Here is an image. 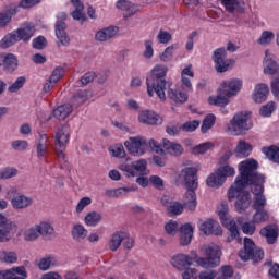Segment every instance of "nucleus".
I'll return each instance as SVG.
<instances>
[{"label": "nucleus", "mask_w": 279, "mask_h": 279, "mask_svg": "<svg viewBox=\"0 0 279 279\" xmlns=\"http://www.w3.org/2000/svg\"><path fill=\"white\" fill-rule=\"evenodd\" d=\"M245 167H251L255 169L256 165L250 162H240L239 172L240 175L236 177L234 184L228 190L229 202L235 201L236 213L243 214L252 205V195L247 191H243L245 186L250 183V172Z\"/></svg>", "instance_id": "obj_1"}, {"label": "nucleus", "mask_w": 279, "mask_h": 279, "mask_svg": "<svg viewBox=\"0 0 279 279\" xmlns=\"http://www.w3.org/2000/svg\"><path fill=\"white\" fill-rule=\"evenodd\" d=\"M167 71H169L167 65L157 64L154 66L150 77L146 80L147 93L149 97H154V93H156L160 101L167 100V94H165V88H167V80H165Z\"/></svg>", "instance_id": "obj_2"}, {"label": "nucleus", "mask_w": 279, "mask_h": 279, "mask_svg": "<svg viewBox=\"0 0 279 279\" xmlns=\"http://www.w3.org/2000/svg\"><path fill=\"white\" fill-rule=\"evenodd\" d=\"M124 146L132 156H145L149 147L153 151H156V154H165V149H162L156 140H150L147 143V140L143 136L129 137V140L124 142Z\"/></svg>", "instance_id": "obj_3"}, {"label": "nucleus", "mask_w": 279, "mask_h": 279, "mask_svg": "<svg viewBox=\"0 0 279 279\" xmlns=\"http://www.w3.org/2000/svg\"><path fill=\"white\" fill-rule=\"evenodd\" d=\"M202 252L206 257H197L195 263L203 269H213L221 263V248L215 243L204 244Z\"/></svg>", "instance_id": "obj_4"}, {"label": "nucleus", "mask_w": 279, "mask_h": 279, "mask_svg": "<svg viewBox=\"0 0 279 279\" xmlns=\"http://www.w3.org/2000/svg\"><path fill=\"white\" fill-rule=\"evenodd\" d=\"M254 128L252 120L250 119V112L242 111L235 113L233 118L227 124V132L232 136H243V134L250 132Z\"/></svg>", "instance_id": "obj_5"}, {"label": "nucleus", "mask_w": 279, "mask_h": 279, "mask_svg": "<svg viewBox=\"0 0 279 279\" xmlns=\"http://www.w3.org/2000/svg\"><path fill=\"white\" fill-rule=\"evenodd\" d=\"M264 73L265 75H275V80L270 83L271 93L279 99V65L276 60H274V54L269 52V50L265 51Z\"/></svg>", "instance_id": "obj_6"}, {"label": "nucleus", "mask_w": 279, "mask_h": 279, "mask_svg": "<svg viewBox=\"0 0 279 279\" xmlns=\"http://www.w3.org/2000/svg\"><path fill=\"white\" fill-rule=\"evenodd\" d=\"M241 162H250L252 165H255V168H252L250 166L244 167V169H246V172H248V178H250L247 186L248 184H252L251 191L255 197H257V195H263V192L265 191V189L263 187V183L265 182V177L256 172V169H258V161L254 159H246Z\"/></svg>", "instance_id": "obj_7"}, {"label": "nucleus", "mask_w": 279, "mask_h": 279, "mask_svg": "<svg viewBox=\"0 0 279 279\" xmlns=\"http://www.w3.org/2000/svg\"><path fill=\"white\" fill-rule=\"evenodd\" d=\"M236 175V170L234 167L230 165L220 166L214 173H211L207 180V186L211 189H219V186L223 185L227 178H232Z\"/></svg>", "instance_id": "obj_8"}, {"label": "nucleus", "mask_w": 279, "mask_h": 279, "mask_svg": "<svg viewBox=\"0 0 279 279\" xmlns=\"http://www.w3.org/2000/svg\"><path fill=\"white\" fill-rule=\"evenodd\" d=\"M230 208L228 207L227 202H222L218 207V216L220 217V221L222 226H226L229 230L230 238L228 241H238L241 243V238H239V227L236 226V221L228 217V211Z\"/></svg>", "instance_id": "obj_9"}, {"label": "nucleus", "mask_w": 279, "mask_h": 279, "mask_svg": "<svg viewBox=\"0 0 279 279\" xmlns=\"http://www.w3.org/2000/svg\"><path fill=\"white\" fill-rule=\"evenodd\" d=\"M70 136L71 133L69 132V126L62 125L57 129L54 135V151L58 159L63 162H66V154H64V149H66V145H69Z\"/></svg>", "instance_id": "obj_10"}, {"label": "nucleus", "mask_w": 279, "mask_h": 279, "mask_svg": "<svg viewBox=\"0 0 279 279\" xmlns=\"http://www.w3.org/2000/svg\"><path fill=\"white\" fill-rule=\"evenodd\" d=\"M265 256V253L260 248H256V244L250 238L244 239V250L239 252V257L241 260L247 262L253 260V263H260Z\"/></svg>", "instance_id": "obj_11"}, {"label": "nucleus", "mask_w": 279, "mask_h": 279, "mask_svg": "<svg viewBox=\"0 0 279 279\" xmlns=\"http://www.w3.org/2000/svg\"><path fill=\"white\" fill-rule=\"evenodd\" d=\"M213 60L215 62V69L217 73H226L232 64V59H228V52L226 48H218L213 53Z\"/></svg>", "instance_id": "obj_12"}, {"label": "nucleus", "mask_w": 279, "mask_h": 279, "mask_svg": "<svg viewBox=\"0 0 279 279\" xmlns=\"http://www.w3.org/2000/svg\"><path fill=\"white\" fill-rule=\"evenodd\" d=\"M120 171L126 173V178H135L136 172L144 174L147 171V160L140 159L137 161L132 162V166L128 163H122L119 166Z\"/></svg>", "instance_id": "obj_13"}, {"label": "nucleus", "mask_w": 279, "mask_h": 279, "mask_svg": "<svg viewBox=\"0 0 279 279\" xmlns=\"http://www.w3.org/2000/svg\"><path fill=\"white\" fill-rule=\"evenodd\" d=\"M179 180L183 182L185 189H197V169L185 168L181 171Z\"/></svg>", "instance_id": "obj_14"}, {"label": "nucleus", "mask_w": 279, "mask_h": 279, "mask_svg": "<svg viewBox=\"0 0 279 279\" xmlns=\"http://www.w3.org/2000/svg\"><path fill=\"white\" fill-rule=\"evenodd\" d=\"M15 34L17 36V40L29 43L36 34V25H34V23L25 22L15 31Z\"/></svg>", "instance_id": "obj_15"}, {"label": "nucleus", "mask_w": 279, "mask_h": 279, "mask_svg": "<svg viewBox=\"0 0 279 279\" xmlns=\"http://www.w3.org/2000/svg\"><path fill=\"white\" fill-rule=\"evenodd\" d=\"M220 88L223 90V94L227 95V97H234L239 95V93L241 92V88H243V81L239 78L225 81L221 84Z\"/></svg>", "instance_id": "obj_16"}, {"label": "nucleus", "mask_w": 279, "mask_h": 279, "mask_svg": "<svg viewBox=\"0 0 279 279\" xmlns=\"http://www.w3.org/2000/svg\"><path fill=\"white\" fill-rule=\"evenodd\" d=\"M170 264L179 271H184L193 265V257L186 254H177L170 258Z\"/></svg>", "instance_id": "obj_17"}, {"label": "nucleus", "mask_w": 279, "mask_h": 279, "mask_svg": "<svg viewBox=\"0 0 279 279\" xmlns=\"http://www.w3.org/2000/svg\"><path fill=\"white\" fill-rule=\"evenodd\" d=\"M221 5L229 14H245V1L243 0H221Z\"/></svg>", "instance_id": "obj_18"}, {"label": "nucleus", "mask_w": 279, "mask_h": 279, "mask_svg": "<svg viewBox=\"0 0 279 279\" xmlns=\"http://www.w3.org/2000/svg\"><path fill=\"white\" fill-rule=\"evenodd\" d=\"M14 234H16V223L9 220L0 227V243H8Z\"/></svg>", "instance_id": "obj_19"}, {"label": "nucleus", "mask_w": 279, "mask_h": 279, "mask_svg": "<svg viewBox=\"0 0 279 279\" xmlns=\"http://www.w3.org/2000/svg\"><path fill=\"white\" fill-rule=\"evenodd\" d=\"M138 121L141 123H146L147 125H161L162 124V118L160 116L156 114L154 111H142L138 116Z\"/></svg>", "instance_id": "obj_20"}, {"label": "nucleus", "mask_w": 279, "mask_h": 279, "mask_svg": "<svg viewBox=\"0 0 279 279\" xmlns=\"http://www.w3.org/2000/svg\"><path fill=\"white\" fill-rule=\"evenodd\" d=\"M11 204L16 210H25V208H29L34 204V199L29 196L19 194L11 198Z\"/></svg>", "instance_id": "obj_21"}, {"label": "nucleus", "mask_w": 279, "mask_h": 279, "mask_svg": "<svg viewBox=\"0 0 279 279\" xmlns=\"http://www.w3.org/2000/svg\"><path fill=\"white\" fill-rule=\"evenodd\" d=\"M186 192L183 196V204L189 210H195L197 208V187H185Z\"/></svg>", "instance_id": "obj_22"}, {"label": "nucleus", "mask_w": 279, "mask_h": 279, "mask_svg": "<svg viewBox=\"0 0 279 279\" xmlns=\"http://www.w3.org/2000/svg\"><path fill=\"white\" fill-rule=\"evenodd\" d=\"M199 230L205 234H214L215 236H219V234H221V226L213 219L204 221L201 225Z\"/></svg>", "instance_id": "obj_23"}, {"label": "nucleus", "mask_w": 279, "mask_h": 279, "mask_svg": "<svg viewBox=\"0 0 279 279\" xmlns=\"http://www.w3.org/2000/svg\"><path fill=\"white\" fill-rule=\"evenodd\" d=\"M267 95H269V86L265 83H259L255 86L253 101L255 104H263V101H267Z\"/></svg>", "instance_id": "obj_24"}, {"label": "nucleus", "mask_w": 279, "mask_h": 279, "mask_svg": "<svg viewBox=\"0 0 279 279\" xmlns=\"http://www.w3.org/2000/svg\"><path fill=\"white\" fill-rule=\"evenodd\" d=\"M56 36L63 47H68L70 45L71 39L69 38V35L66 34V23L59 21L56 23Z\"/></svg>", "instance_id": "obj_25"}, {"label": "nucleus", "mask_w": 279, "mask_h": 279, "mask_svg": "<svg viewBox=\"0 0 279 279\" xmlns=\"http://www.w3.org/2000/svg\"><path fill=\"white\" fill-rule=\"evenodd\" d=\"M2 66L7 73H14L19 69V59L13 53H7L1 57Z\"/></svg>", "instance_id": "obj_26"}, {"label": "nucleus", "mask_w": 279, "mask_h": 279, "mask_svg": "<svg viewBox=\"0 0 279 279\" xmlns=\"http://www.w3.org/2000/svg\"><path fill=\"white\" fill-rule=\"evenodd\" d=\"M37 229L39 230V236H43V239H46L47 241L56 236V229L49 221H40L37 223Z\"/></svg>", "instance_id": "obj_27"}, {"label": "nucleus", "mask_w": 279, "mask_h": 279, "mask_svg": "<svg viewBox=\"0 0 279 279\" xmlns=\"http://www.w3.org/2000/svg\"><path fill=\"white\" fill-rule=\"evenodd\" d=\"M116 34H119V27L109 26L98 31L95 35V39L98 40V43H106V40L114 38Z\"/></svg>", "instance_id": "obj_28"}, {"label": "nucleus", "mask_w": 279, "mask_h": 279, "mask_svg": "<svg viewBox=\"0 0 279 279\" xmlns=\"http://www.w3.org/2000/svg\"><path fill=\"white\" fill-rule=\"evenodd\" d=\"M191 241H193V226L190 223L182 225L180 228V245H190Z\"/></svg>", "instance_id": "obj_29"}, {"label": "nucleus", "mask_w": 279, "mask_h": 279, "mask_svg": "<svg viewBox=\"0 0 279 279\" xmlns=\"http://www.w3.org/2000/svg\"><path fill=\"white\" fill-rule=\"evenodd\" d=\"M116 8L118 10H122L123 12H126V19L130 16H134L138 10H141V7L133 4L130 1L126 0H119L116 4Z\"/></svg>", "instance_id": "obj_30"}, {"label": "nucleus", "mask_w": 279, "mask_h": 279, "mask_svg": "<svg viewBox=\"0 0 279 279\" xmlns=\"http://www.w3.org/2000/svg\"><path fill=\"white\" fill-rule=\"evenodd\" d=\"M162 147L170 154V156H182V154H184V148L181 144L169 140H162Z\"/></svg>", "instance_id": "obj_31"}, {"label": "nucleus", "mask_w": 279, "mask_h": 279, "mask_svg": "<svg viewBox=\"0 0 279 279\" xmlns=\"http://www.w3.org/2000/svg\"><path fill=\"white\" fill-rule=\"evenodd\" d=\"M71 3L75 8V10L71 13L72 19H74V21H81V23H84V21H86V13H84V3H82L81 0H71Z\"/></svg>", "instance_id": "obj_32"}, {"label": "nucleus", "mask_w": 279, "mask_h": 279, "mask_svg": "<svg viewBox=\"0 0 279 279\" xmlns=\"http://www.w3.org/2000/svg\"><path fill=\"white\" fill-rule=\"evenodd\" d=\"M168 99H171L174 104H186V101H189V95H186V93H182L180 89H173L169 86Z\"/></svg>", "instance_id": "obj_33"}, {"label": "nucleus", "mask_w": 279, "mask_h": 279, "mask_svg": "<svg viewBox=\"0 0 279 279\" xmlns=\"http://www.w3.org/2000/svg\"><path fill=\"white\" fill-rule=\"evenodd\" d=\"M71 235L74 241L80 243L88 236V230L83 225L76 223L72 227Z\"/></svg>", "instance_id": "obj_34"}, {"label": "nucleus", "mask_w": 279, "mask_h": 279, "mask_svg": "<svg viewBox=\"0 0 279 279\" xmlns=\"http://www.w3.org/2000/svg\"><path fill=\"white\" fill-rule=\"evenodd\" d=\"M162 204L167 207V211L170 217H173L175 215H182V213H184V205H182V203H167V199L162 198Z\"/></svg>", "instance_id": "obj_35"}, {"label": "nucleus", "mask_w": 279, "mask_h": 279, "mask_svg": "<svg viewBox=\"0 0 279 279\" xmlns=\"http://www.w3.org/2000/svg\"><path fill=\"white\" fill-rule=\"evenodd\" d=\"M123 239H125V232L123 231H117L111 235V239L109 240V250L111 252H117L119 247H121V244L123 243Z\"/></svg>", "instance_id": "obj_36"}, {"label": "nucleus", "mask_w": 279, "mask_h": 279, "mask_svg": "<svg viewBox=\"0 0 279 279\" xmlns=\"http://www.w3.org/2000/svg\"><path fill=\"white\" fill-rule=\"evenodd\" d=\"M252 154V145L245 141H240L235 147L236 158H247Z\"/></svg>", "instance_id": "obj_37"}, {"label": "nucleus", "mask_w": 279, "mask_h": 279, "mask_svg": "<svg viewBox=\"0 0 279 279\" xmlns=\"http://www.w3.org/2000/svg\"><path fill=\"white\" fill-rule=\"evenodd\" d=\"M71 112H73V106H71V104H65L53 110V117L59 121H64Z\"/></svg>", "instance_id": "obj_38"}, {"label": "nucleus", "mask_w": 279, "mask_h": 279, "mask_svg": "<svg viewBox=\"0 0 279 279\" xmlns=\"http://www.w3.org/2000/svg\"><path fill=\"white\" fill-rule=\"evenodd\" d=\"M260 234L262 236H265L269 245H274V243H276V239H278V230L276 229V227L272 226H268L262 229Z\"/></svg>", "instance_id": "obj_39"}, {"label": "nucleus", "mask_w": 279, "mask_h": 279, "mask_svg": "<svg viewBox=\"0 0 279 279\" xmlns=\"http://www.w3.org/2000/svg\"><path fill=\"white\" fill-rule=\"evenodd\" d=\"M57 265L58 260L53 256H45L37 263V267L40 271H49L51 267H56Z\"/></svg>", "instance_id": "obj_40"}, {"label": "nucleus", "mask_w": 279, "mask_h": 279, "mask_svg": "<svg viewBox=\"0 0 279 279\" xmlns=\"http://www.w3.org/2000/svg\"><path fill=\"white\" fill-rule=\"evenodd\" d=\"M230 97L227 94H223V90L220 88V92L217 97H209L210 106H220L221 108L230 104Z\"/></svg>", "instance_id": "obj_41"}, {"label": "nucleus", "mask_w": 279, "mask_h": 279, "mask_svg": "<svg viewBox=\"0 0 279 279\" xmlns=\"http://www.w3.org/2000/svg\"><path fill=\"white\" fill-rule=\"evenodd\" d=\"M102 219L104 216L99 211H90L85 216L84 221L89 228H95V226H98Z\"/></svg>", "instance_id": "obj_42"}, {"label": "nucleus", "mask_w": 279, "mask_h": 279, "mask_svg": "<svg viewBox=\"0 0 279 279\" xmlns=\"http://www.w3.org/2000/svg\"><path fill=\"white\" fill-rule=\"evenodd\" d=\"M19 260V255L14 251L3 250L0 251V263L5 265H14Z\"/></svg>", "instance_id": "obj_43"}, {"label": "nucleus", "mask_w": 279, "mask_h": 279, "mask_svg": "<svg viewBox=\"0 0 279 279\" xmlns=\"http://www.w3.org/2000/svg\"><path fill=\"white\" fill-rule=\"evenodd\" d=\"M133 191H136L134 187H118V189H111L106 190L105 195L107 197H123L128 195V193H132Z\"/></svg>", "instance_id": "obj_44"}, {"label": "nucleus", "mask_w": 279, "mask_h": 279, "mask_svg": "<svg viewBox=\"0 0 279 279\" xmlns=\"http://www.w3.org/2000/svg\"><path fill=\"white\" fill-rule=\"evenodd\" d=\"M16 43H19V37L16 35V32L13 31L12 33H9L0 40V47L2 49H9V47L16 45Z\"/></svg>", "instance_id": "obj_45"}, {"label": "nucleus", "mask_w": 279, "mask_h": 279, "mask_svg": "<svg viewBox=\"0 0 279 279\" xmlns=\"http://www.w3.org/2000/svg\"><path fill=\"white\" fill-rule=\"evenodd\" d=\"M262 151L263 154H265V156H267L268 160H271L272 162H277L279 165V147H264Z\"/></svg>", "instance_id": "obj_46"}, {"label": "nucleus", "mask_w": 279, "mask_h": 279, "mask_svg": "<svg viewBox=\"0 0 279 279\" xmlns=\"http://www.w3.org/2000/svg\"><path fill=\"white\" fill-rule=\"evenodd\" d=\"M274 38L276 35L271 31H264L259 38L257 39V44L262 45V47H267L274 43Z\"/></svg>", "instance_id": "obj_47"}, {"label": "nucleus", "mask_w": 279, "mask_h": 279, "mask_svg": "<svg viewBox=\"0 0 279 279\" xmlns=\"http://www.w3.org/2000/svg\"><path fill=\"white\" fill-rule=\"evenodd\" d=\"M90 99V92L89 90H78L73 96V104L76 106H82V104H86Z\"/></svg>", "instance_id": "obj_48"}, {"label": "nucleus", "mask_w": 279, "mask_h": 279, "mask_svg": "<svg viewBox=\"0 0 279 279\" xmlns=\"http://www.w3.org/2000/svg\"><path fill=\"white\" fill-rule=\"evenodd\" d=\"M24 239L25 241H36L37 239H40V233L38 230V225H35L24 232Z\"/></svg>", "instance_id": "obj_49"}, {"label": "nucleus", "mask_w": 279, "mask_h": 279, "mask_svg": "<svg viewBox=\"0 0 279 279\" xmlns=\"http://www.w3.org/2000/svg\"><path fill=\"white\" fill-rule=\"evenodd\" d=\"M181 228L175 220H170L165 225L166 234H170V236H175Z\"/></svg>", "instance_id": "obj_50"}, {"label": "nucleus", "mask_w": 279, "mask_h": 279, "mask_svg": "<svg viewBox=\"0 0 279 279\" xmlns=\"http://www.w3.org/2000/svg\"><path fill=\"white\" fill-rule=\"evenodd\" d=\"M25 82H27V78H25V76L17 77L15 82L9 86V93H19V90H21V88L25 86Z\"/></svg>", "instance_id": "obj_51"}, {"label": "nucleus", "mask_w": 279, "mask_h": 279, "mask_svg": "<svg viewBox=\"0 0 279 279\" xmlns=\"http://www.w3.org/2000/svg\"><path fill=\"white\" fill-rule=\"evenodd\" d=\"M29 147V143L25 140H14L11 142V148L14 151H25Z\"/></svg>", "instance_id": "obj_52"}, {"label": "nucleus", "mask_w": 279, "mask_h": 279, "mask_svg": "<svg viewBox=\"0 0 279 279\" xmlns=\"http://www.w3.org/2000/svg\"><path fill=\"white\" fill-rule=\"evenodd\" d=\"M215 114H207L206 118L203 121V124L201 126V132L203 134H206V132H208V130H210V128H213V125H215Z\"/></svg>", "instance_id": "obj_53"}, {"label": "nucleus", "mask_w": 279, "mask_h": 279, "mask_svg": "<svg viewBox=\"0 0 279 279\" xmlns=\"http://www.w3.org/2000/svg\"><path fill=\"white\" fill-rule=\"evenodd\" d=\"M256 213L253 216V223H263L269 219V214L265 209H255Z\"/></svg>", "instance_id": "obj_54"}, {"label": "nucleus", "mask_w": 279, "mask_h": 279, "mask_svg": "<svg viewBox=\"0 0 279 279\" xmlns=\"http://www.w3.org/2000/svg\"><path fill=\"white\" fill-rule=\"evenodd\" d=\"M265 206H267V198L265 195H257L254 196V202H253V208L254 210H260L265 209Z\"/></svg>", "instance_id": "obj_55"}, {"label": "nucleus", "mask_w": 279, "mask_h": 279, "mask_svg": "<svg viewBox=\"0 0 279 279\" xmlns=\"http://www.w3.org/2000/svg\"><path fill=\"white\" fill-rule=\"evenodd\" d=\"M274 110H276V102L269 101L268 104H266L259 109V114L262 117H271V114L274 113Z\"/></svg>", "instance_id": "obj_56"}, {"label": "nucleus", "mask_w": 279, "mask_h": 279, "mask_svg": "<svg viewBox=\"0 0 279 279\" xmlns=\"http://www.w3.org/2000/svg\"><path fill=\"white\" fill-rule=\"evenodd\" d=\"M19 174L16 168H4L0 170V180H10V178H15Z\"/></svg>", "instance_id": "obj_57"}, {"label": "nucleus", "mask_w": 279, "mask_h": 279, "mask_svg": "<svg viewBox=\"0 0 279 279\" xmlns=\"http://www.w3.org/2000/svg\"><path fill=\"white\" fill-rule=\"evenodd\" d=\"M173 51H175V46L171 45L165 49V51L159 56L161 62H169L173 58Z\"/></svg>", "instance_id": "obj_58"}, {"label": "nucleus", "mask_w": 279, "mask_h": 279, "mask_svg": "<svg viewBox=\"0 0 279 279\" xmlns=\"http://www.w3.org/2000/svg\"><path fill=\"white\" fill-rule=\"evenodd\" d=\"M199 128V121H187L181 125V130L183 132H195L196 129Z\"/></svg>", "instance_id": "obj_59"}, {"label": "nucleus", "mask_w": 279, "mask_h": 279, "mask_svg": "<svg viewBox=\"0 0 279 279\" xmlns=\"http://www.w3.org/2000/svg\"><path fill=\"white\" fill-rule=\"evenodd\" d=\"M171 38H172V36L167 31H159V33L157 35V40H158V43H160V45H167V44L171 43Z\"/></svg>", "instance_id": "obj_60"}, {"label": "nucleus", "mask_w": 279, "mask_h": 279, "mask_svg": "<svg viewBox=\"0 0 279 279\" xmlns=\"http://www.w3.org/2000/svg\"><path fill=\"white\" fill-rule=\"evenodd\" d=\"M110 151L116 158H125V148L121 144L113 146Z\"/></svg>", "instance_id": "obj_61"}, {"label": "nucleus", "mask_w": 279, "mask_h": 279, "mask_svg": "<svg viewBox=\"0 0 279 279\" xmlns=\"http://www.w3.org/2000/svg\"><path fill=\"white\" fill-rule=\"evenodd\" d=\"M33 49H45L47 47V39L45 36H38L37 38L33 39Z\"/></svg>", "instance_id": "obj_62"}, {"label": "nucleus", "mask_w": 279, "mask_h": 279, "mask_svg": "<svg viewBox=\"0 0 279 279\" xmlns=\"http://www.w3.org/2000/svg\"><path fill=\"white\" fill-rule=\"evenodd\" d=\"M232 274H234V271L232 270V268L230 266H223L219 270V278L220 279H230V278H232Z\"/></svg>", "instance_id": "obj_63"}, {"label": "nucleus", "mask_w": 279, "mask_h": 279, "mask_svg": "<svg viewBox=\"0 0 279 279\" xmlns=\"http://www.w3.org/2000/svg\"><path fill=\"white\" fill-rule=\"evenodd\" d=\"M183 279H197V269L186 268L182 274Z\"/></svg>", "instance_id": "obj_64"}]
</instances>
